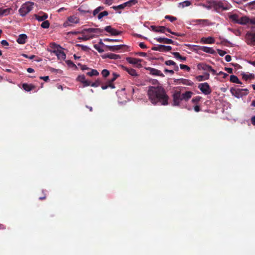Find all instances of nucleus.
<instances>
[{
    "instance_id": "1",
    "label": "nucleus",
    "mask_w": 255,
    "mask_h": 255,
    "mask_svg": "<svg viewBox=\"0 0 255 255\" xmlns=\"http://www.w3.org/2000/svg\"><path fill=\"white\" fill-rule=\"evenodd\" d=\"M147 95L149 100L153 105L166 106L168 104L169 97L161 86L149 87Z\"/></svg>"
},
{
    "instance_id": "2",
    "label": "nucleus",
    "mask_w": 255,
    "mask_h": 255,
    "mask_svg": "<svg viewBox=\"0 0 255 255\" xmlns=\"http://www.w3.org/2000/svg\"><path fill=\"white\" fill-rule=\"evenodd\" d=\"M34 3L32 1H26L23 3L20 8L19 9L18 11L19 14L21 16H25L33 8Z\"/></svg>"
},
{
    "instance_id": "3",
    "label": "nucleus",
    "mask_w": 255,
    "mask_h": 255,
    "mask_svg": "<svg viewBox=\"0 0 255 255\" xmlns=\"http://www.w3.org/2000/svg\"><path fill=\"white\" fill-rule=\"evenodd\" d=\"M231 94L235 97L239 98L243 96H246L248 94V90L247 89H235L231 88L230 89Z\"/></svg>"
},
{
    "instance_id": "4",
    "label": "nucleus",
    "mask_w": 255,
    "mask_h": 255,
    "mask_svg": "<svg viewBox=\"0 0 255 255\" xmlns=\"http://www.w3.org/2000/svg\"><path fill=\"white\" fill-rule=\"evenodd\" d=\"M51 45L52 48L57 49L56 50H54L53 52L57 56L58 59L64 60L66 57L65 53L58 49V48H61L60 46L54 43L51 44Z\"/></svg>"
},
{
    "instance_id": "5",
    "label": "nucleus",
    "mask_w": 255,
    "mask_h": 255,
    "mask_svg": "<svg viewBox=\"0 0 255 255\" xmlns=\"http://www.w3.org/2000/svg\"><path fill=\"white\" fill-rule=\"evenodd\" d=\"M198 87L205 95H209L212 92V90L208 83H200Z\"/></svg>"
},
{
    "instance_id": "6",
    "label": "nucleus",
    "mask_w": 255,
    "mask_h": 255,
    "mask_svg": "<svg viewBox=\"0 0 255 255\" xmlns=\"http://www.w3.org/2000/svg\"><path fill=\"white\" fill-rule=\"evenodd\" d=\"M173 104L174 106H178L180 104V102L183 100L182 95L180 91H176L173 94Z\"/></svg>"
},
{
    "instance_id": "7",
    "label": "nucleus",
    "mask_w": 255,
    "mask_h": 255,
    "mask_svg": "<svg viewBox=\"0 0 255 255\" xmlns=\"http://www.w3.org/2000/svg\"><path fill=\"white\" fill-rule=\"evenodd\" d=\"M210 3L212 4V7H213L217 11H219L220 9L228 10L230 8V6H224L222 1H212L210 2Z\"/></svg>"
},
{
    "instance_id": "8",
    "label": "nucleus",
    "mask_w": 255,
    "mask_h": 255,
    "mask_svg": "<svg viewBox=\"0 0 255 255\" xmlns=\"http://www.w3.org/2000/svg\"><path fill=\"white\" fill-rule=\"evenodd\" d=\"M239 24L241 25L255 24V18H250L247 16H242L240 19Z\"/></svg>"
},
{
    "instance_id": "9",
    "label": "nucleus",
    "mask_w": 255,
    "mask_h": 255,
    "mask_svg": "<svg viewBox=\"0 0 255 255\" xmlns=\"http://www.w3.org/2000/svg\"><path fill=\"white\" fill-rule=\"evenodd\" d=\"M145 69L149 72V74L153 76H157L164 77V75L160 70L150 67H145Z\"/></svg>"
},
{
    "instance_id": "10",
    "label": "nucleus",
    "mask_w": 255,
    "mask_h": 255,
    "mask_svg": "<svg viewBox=\"0 0 255 255\" xmlns=\"http://www.w3.org/2000/svg\"><path fill=\"white\" fill-rule=\"evenodd\" d=\"M151 30L154 32L165 33L166 31L167 32H171V29L169 28H166L163 26H156L154 25L150 26Z\"/></svg>"
},
{
    "instance_id": "11",
    "label": "nucleus",
    "mask_w": 255,
    "mask_h": 255,
    "mask_svg": "<svg viewBox=\"0 0 255 255\" xmlns=\"http://www.w3.org/2000/svg\"><path fill=\"white\" fill-rule=\"evenodd\" d=\"M246 38L248 44L255 45V33L248 32L246 34Z\"/></svg>"
},
{
    "instance_id": "12",
    "label": "nucleus",
    "mask_w": 255,
    "mask_h": 255,
    "mask_svg": "<svg viewBox=\"0 0 255 255\" xmlns=\"http://www.w3.org/2000/svg\"><path fill=\"white\" fill-rule=\"evenodd\" d=\"M172 49L170 46H165L163 45H159L157 46H153L151 48V50L154 51H159L160 52L169 51Z\"/></svg>"
},
{
    "instance_id": "13",
    "label": "nucleus",
    "mask_w": 255,
    "mask_h": 255,
    "mask_svg": "<svg viewBox=\"0 0 255 255\" xmlns=\"http://www.w3.org/2000/svg\"><path fill=\"white\" fill-rule=\"evenodd\" d=\"M174 82L177 84H182L183 85L192 86L194 85V83L190 80L186 79H178L174 80Z\"/></svg>"
},
{
    "instance_id": "14",
    "label": "nucleus",
    "mask_w": 255,
    "mask_h": 255,
    "mask_svg": "<svg viewBox=\"0 0 255 255\" xmlns=\"http://www.w3.org/2000/svg\"><path fill=\"white\" fill-rule=\"evenodd\" d=\"M102 44L104 45L108 50L111 51H118L120 50L123 49V48L125 47L126 46L125 45H115V46H109V45H105L103 43Z\"/></svg>"
},
{
    "instance_id": "15",
    "label": "nucleus",
    "mask_w": 255,
    "mask_h": 255,
    "mask_svg": "<svg viewBox=\"0 0 255 255\" xmlns=\"http://www.w3.org/2000/svg\"><path fill=\"white\" fill-rule=\"evenodd\" d=\"M105 30L110 33L112 35H118L121 33V31L117 30L116 29L112 28L111 26H107L105 27Z\"/></svg>"
},
{
    "instance_id": "16",
    "label": "nucleus",
    "mask_w": 255,
    "mask_h": 255,
    "mask_svg": "<svg viewBox=\"0 0 255 255\" xmlns=\"http://www.w3.org/2000/svg\"><path fill=\"white\" fill-rule=\"evenodd\" d=\"M126 60L127 62H128L129 63L131 64H137L139 67L141 66L140 62H141L142 60L140 59H137L135 58H132V57H127Z\"/></svg>"
},
{
    "instance_id": "17",
    "label": "nucleus",
    "mask_w": 255,
    "mask_h": 255,
    "mask_svg": "<svg viewBox=\"0 0 255 255\" xmlns=\"http://www.w3.org/2000/svg\"><path fill=\"white\" fill-rule=\"evenodd\" d=\"M121 67L123 70L127 71L129 75H130L132 76L137 77L138 76L136 70L134 69L128 68L123 65H122Z\"/></svg>"
},
{
    "instance_id": "18",
    "label": "nucleus",
    "mask_w": 255,
    "mask_h": 255,
    "mask_svg": "<svg viewBox=\"0 0 255 255\" xmlns=\"http://www.w3.org/2000/svg\"><path fill=\"white\" fill-rule=\"evenodd\" d=\"M103 30L101 29L100 28H87V29H84L83 30H82V31L81 32V33H85V32H88L100 34V33L103 32Z\"/></svg>"
},
{
    "instance_id": "19",
    "label": "nucleus",
    "mask_w": 255,
    "mask_h": 255,
    "mask_svg": "<svg viewBox=\"0 0 255 255\" xmlns=\"http://www.w3.org/2000/svg\"><path fill=\"white\" fill-rule=\"evenodd\" d=\"M103 58H109L110 59H120L121 57L119 55H117L116 54H114L112 53H109L107 54H105L102 56Z\"/></svg>"
},
{
    "instance_id": "20",
    "label": "nucleus",
    "mask_w": 255,
    "mask_h": 255,
    "mask_svg": "<svg viewBox=\"0 0 255 255\" xmlns=\"http://www.w3.org/2000/svg\"><path fill=\"white\" fill-rule=\"evenodd\" d=\"M198 49L202 50L206 53L215 54L216 53L215 51L212 48L206 46H198Z\"/></svg>"
},
{
    "instance_id": "21",
    "label": "nucleus",
    "mask_w": 255,
    "mask_h": 255,
    "mask_svg": "<svg viewBox=\"0 0 255 255\" xmlns=\"http://www.w3.org/2000/svg\"><path fill=\"white\" fill-rule=\"evenodd\" d=\"M194 22L198 24H202L203 25H210L211 22L208 19H195L193 21Z\"/></svg>"
},
{
    "instance_id": "22",
    "label": "nucleus",
    "mask_w": 255,
    "mask_h": 255,
    "mask_svg": "<svg viewBox=\"0 0 255 255\" xmlns=\"http://www.w3.org/2000/svg\"><path fill=\"white\" fill-rule=\"evenodd\" d=\"M156 41L159 43H164L166 44H173V41L171 39H168L166 38H162V37H158L155 38Z\"/></svg>"
},
{
    "instance_id": "23",
    "label": "nucleus",
    "mask_w": 255,
    "mask_h": 255,
    "mask_svg": "<svg viewBox=\"0 0 255 255\" xmlns=\"http://www.w3.org/2000/svg\"><path fill=\"white\" fill-rule=\"evenodd\" d=\"M201 42L205 44H213L215 40L212 37H202L201 39Z\"/></svg>"
},
{
    "instance_id": "24",
    "label": "nucleus",
    "mask_w": 255,
    "mask_h": 255,
    "mask_svg": "<svg viewBox=\"0 0 255 255\" xmlns=\"http://www.w3.org/2000/svg\"><path fill=\"white\" fill-rule=\"evenodd\" d=\"M211 66L205 63H199L197 65L198 69L209 71Z\"/></svg>"
},
{
    "instance_id": "25",
    "label": "nucleus",
    "mask_w": 255,
    "mask_h": 255,
    "mask_svg": "<svg viewBox=\"0 0 255 255\" xmlns=\"http://www.w3.org/2000/svg\"><path fill=\"white\" fill-rule=\"evenodd\" d=\"M209 77H210L209 73L208 72H205V73H204L203 75L197 76L196 77V79L198 81L200 82V81L208 80L209 79Z\"/></svg>"
},
{
    "instance_id": "26",
    "label": "nucleus",
    "mask_w": 255,
    "mask_h": 255,
    "mask_svg": "<svg viewBox=\"0 0 255 255\" xmlns=\"http://www.w3.org/2000/svg\"><path fill=\"white\" fill-rule=\"evenodd\" d=\"M42 13V15L39 14H35L34 16L35 18L39 21H45L46 19L48 18V14L43 12H40L39 14Z\"/></svg>"
},
{
    "instance_id": "27",
    "label": "nucleus",
    "mask_w": 255,
    "mask_h": 255,
    "mask_svg": "<svg viewBox=\"0 0 255 255\" xmlns=\"http://www.w3.org/2000/svg\"><path fill=\"white\" fill-rule=\"evenodd\" d=\"M27 38V36L25 34H21L19 35L16 41L18 43L20 44H23L26 42V40Z\"/></svg>"
},
{
    "instance_id": "28",
    "label": "nucleus",
    "mask_w": 255,
    "mask_h": 255,
    "mask_svg": "<svg viewBox=\"0 0 255 255\" xmlns=\"http://www.w3.org/2000/svg\"><path fill=\"white\" fill-rule=\"evenodd\" d=\"M181 95L183 100L187 101L191 98L193 92L191 91H187Z\"/></svg>"
},
{
    "instance_id": "29",
    "label": "nucleus",
    "mask_w": 255,
    "mask_h": 255,
    "mask_svg": "<svg viewBox=\"0 0 255 255\" xmlns=\"http://www.w3.org/2000/svg\"><path fill=\"white\" fill-rule=\"evenodd\" d=\"M11 10V8H7L5 9L0 8V17L8 15L10 13Z\"/></svg>"
},
{
    "instance_id": "30",
    "label": "nucleus",
    "mask_w": 255,
    "mask_h": 255,
    "mask_svg": "<svg viewBox=\"0 0 255 255\" xmlns=\"http://www.w3.org/2000/svg\"><path fill=\"white\" fill-rule=\"evenodd\" d=\"M230 19L232 20L234 23L239 24L240 19L239 15L237 14H230L229 16Z\"/></svg>"
},
{
    "instance_id": "31",
    "label": "nucleus",
    "mask_w": 255,
    "mask_h": 255,
    "mask_svg": "<svg viewBox=\"0 0 255 255\" xmlns=\"http://www.w3.org/2000/svg\"><path fill=\"white\" fill-rule=\"evenodd\" d=\"M22 88L26 91L29 92L35 88V86L32 84H28L27 83H23L22 85Z\"/></svg>"
},
{
    "instance_id": "32",
    "label": "nucleus",
    "mask_w": 255,
    "mask_h": 255,
    "mask_svg": "<svg viewBox=\"0 0 255 255\" xmlns=\"http://www.w3.org/2000/svg\"><path fill=\"white\" fill-rule=\"evenodd\" d=\"M101 88L103 90H106L108 88H111L112 89L115 88V86L114 83H111L108 80L105 84H101Z\"/></svg>"
},
{
    "instance_id": "33",
    "label": "nucleus",
    "mask_w": 255,
    "mask_h": 255,
    "mask_svg": "<svg viewBox=\"0 0 255 255\" xmlns=\"http://www.w3.org/2000/svg\"><path fill=\"white\" fill-rule=\"evenodd\" d=\"M230 80L232 83L240 84H242V82L239 80L238 77L235 75H232L230 76Z\"/></svg>"
},
{
    "instance_id": "34",
    "label": "nucleus",
    "mask_w": 255,
    "mask_h": 255,
    "mask_svg": "<svg viewBox=\"0 0 255 255\" xmlns=\"http://www.w3.org/2000/svg\"><path fill=\"white\" fill-rule=\"evenodd\" d=\"M172 54L176 59H180L182 61L186 60V57L182 56L179 52H172Z\"/></svg>"
},
{
    "instance_id": "35",
    "label": "nucleus",
    "mask_w": 255,
    "mask_h": 255,
    "mask_svg": "<svg viewBox=\"0 0 255 255\" xmlns=\"http://www.w3.org/2000/svg\"><path fill=\"white\" fill-rule=\"evenodd\" d=\"M68 20L70 23H77L79 22V19L74 16H71L68 18Z\"/></svg>"
},
{
    "instance_id": "36",
    "label": "nucleus",
    "mask_w": 255,
    "mask_h": 255,
    "mask_svg": "<svg viewBox=\"0 0 255 255\" xmlns=\"http://www.w3.org/2000/svg\"><path fill=\"white\" fill-rule=\"evenodd\" d=\"M191 4V2L189 0H185L183 2H180L178 4L179 7H181L182 8L184 7L185 6H190Z\"/></svg>"
},
{
    "instance_id": "37",
    "label": "nucleus",
    "mask_w": 255,
    "mask_h": 255,
    "mask_svg": "<svg viewBox=\"0 0 255 255\" xmlns=\"http://www.w3.org/2000/svg\"><path fill=\"white\" fill-rule=\"evenodd\" d=\"M87 75L91 77L93 76H98L99 75V73L96 69H92L90 71L87 73Z\"/></svg>"
},
{
    "instance_id": "38",
    "label": "nucleus",
    "mask_w": 255,
    "mask_h": 255,
    "mask_svg": "<svg viewBox=\"0 0 255 255\" xmlns=\"http://www.w3.org/2000/svg\"><path fill=\"white\" fill-rule=\"evenodd\" d=\"M243 75V79L245 80L246 81H247L248 80L250 79H253L255 77L254 74H250L249 75L246 74L245 73L242 74Z\"/></svg>"
},
{
    "instance_id": "39",
    "label": "nucleus",
    "mask_w": 255,
    "mask_h": 255,
    "mask_svg": "<svg viewBox=\"0 0 255 255\" xmlns=\"http://www.w3.org/2000/svg\"><path fill=\"white\" fill-rule=\"evenodd\" d=\"M102 84L101 80L99 79L96 80L95 82L92 83L91 86L93 87H97Z\"/></svg>"
},
{
    "instance_id": "40",
    "label": "nucleus",
    "mask_w": 255,
    "mask_h": 255,
    "mask_svg": "<svg viewBox=\"0 0 255 255\" xmlns=\"http://www.w3.org/2000/svg\"><path fill=\"white\" fill-rule=\"evenodd\" d=\"M75 46L77 47H81V50H82L84 51H88L89 50V47L86 45L77 44H76Z\"/></svg>"
},
{
    "instance_id": "41",
    "label": "nucleus",
    "mask_w": 255,
    "mask_h": 255,
    "mask_svg": "<svg viewBox=\"0 0 255 255\" xmlns=\"http://www.w3.org/2000/svg\"><path fill=\"white\" fill-rule=\"evenodd\" d=\"M120 75L116 73H113V78L108 81L111 83H113V82L119 77Z\"/></svg>"
},
{
    "instance_id": "42",
    "label": "nucleus",
    "mask_w": 255,
    "mask_h": 255,
    "mask_svg": "<svg viewBox=\"0 0 255 255\" xmlns=\"http://www.w3.org/2000/svg\"><path fill=\"white\" fill-rule=\"evenodd\" d=\"M108 14L109 13L107 11H104L103 12H101L98 15V18L99 19H101L103 17L105 16H107Z\"/></svg>"
},
{
    "instance_id": "43",
    "label": "nucleus",
    "mask_w": 255,
    "mask_h": 255,
    "mask_svg": "<svg viewBox=\"0 0 255 255\" xmlns=\"http://www.w3.org/2000/svg\"><path fill=\"white\" fill-rule=\"evenodd\" d=\"M101 74L102 75L103 77L107 78L108 76H109L110 72L109 70L107 69H104L102 70Z\"/></svg>"
},
{
    "instance_id": "44",
    "label": "nucleus",
    "mask_w": 255,
    "mask_h": 255,
    "mask_svg": "<svg viewBox=\"0 0 255 255\" xmlns=\"http://www.w3.org/2000/svg\"><path fill=\"white\" fill-rule=\"evenodd\" d=\"M165 18L168 19L170 21H171L172 22H173L174 21L177 20V18L176 17L171 16V15H166L165 16Z\"/></svg>"
},
{
    "instance_id": "45",
    "label": "nucleus",
    "mask_w": 255,
    "mask_h": 255,
    "mask_svg": "<svg viewBox=\"0 0 255 255\" xmlns=\"http://www.w3.org/2000/svg\"><path fill=\"white\" fill-rule=\"evenodd\" d=\"M49 22L48 20L44 21L41 24V26L43 28H47L49 27Z\"/></svg>"
},
{
    "instance_id": "46",
    "label": "nucleus",
    "mask_w": 255,
    "mask_h": 255,
    "mask_svg": "<svg viewBox=\"0 0 255 255\" xmlns=\"http://www.w3.org/2000/svg\"><path fill=\"white\" fill-rule=\"evenodd\" d=\"M180 68L182 70H186L188 72L191 70V68L188 66L182 64H180Z\"/></svg>"
},
{
    "instance_id": "47",
    "label": "nucleus",
    "mask_w": 255,
    "mask_h": 255,
    "mask_svg": "<svg viewBox=\"0 0 255 255\" xmlns=\"http://www.w3.org/2000/svg\"><path fill=\"white\" fill-rule=\"evenodd\" d=\"M66 64L71 67H74L75 68H77L76 65L71 60H67L66 61Z\"/></svg>"
},
{
    "instance_id": "48",
    "label": "nucleus",
    "mask_w": 255,
    "mask_h": 255,
    "mask_svg": "<svg viewBox=\"0 0 255 255\" xmlns=\"http://www.w3.org/2000/svg\"><path fill=\"white\" fill-rule=\"evenodd\" d=\"M201 99V98L200 97L196 96V97H194L192 99V102L193 103L197 104L199 102Z\"/></svg>"
},
{
    "instance_id": "49",
    "label": "nucleus",
    "mask_w": 255,
    "mask_h": 255,
    "mask_svg": "<svg viewBox=\"0 0 255 255\" xmlns=\"http://www.w3.org/2000/svg\"><path fill=\"white\" fill-rule=\"evenodd\" d=\"M77 80L81 82L82 83H83L84 81L86 80L85 79V77L84 75H79L78 77H77Z\"/></svg>"
},
{
    "instance_id": "50",
    "label": "nucleus",
    "mask_w": 255,
    "mask_h": 255,
    "mask_svg": "<svg viewBox=\"0 0 255 255\" xmlns=\"http://www.w3.org/2000/svg\"><path fill=\"white\" fill-rule=\"evenodd\" d=\"M165 64L166 65H172V66H173V65H176V63L174 62L173 61L171 60L166 61L165 62Z\"/></svg>"
},
{
    "instance_id": "51",
    "label": "nucleus",
    "mask_w": 255,
    "mask_h": 255,
    "mask_svg": "<svg viewBox=\"0 0 255 255\" xmlns=\"http://www.w3.org/2000/svg\"><path fill=\"white\" fill-rule=\"evenodd\" d=\"M94 47L99 53H102L104 51L102 48H100V46L97 45H95Z\"/></svg>"
},
{
    "instance_id": "52",
    "label": "nucleus",
    "mask_w": 255,
    "mask_h": 255,
    "mask_svg": "<svg viewBox=\"0 0 255 255\" xmlns=\"http://www.w3.org/2000/svg\"><path fill=\"white\" fill-rule=\"evenodd\" d=\"M113 8L114 9L117 10L118 9H123V8H125V6H124V4L123 3V4H120V5H119L118 6H114L113 7Z\"/></svg>"
},
{
    "instance_id": "53",
    "label": "nucleus",
    "mask_w": 255,
    "mask_h": 255,
    "mask_svg": "<svg viewBox=\"0 0 255 255\" xmlns=\"http://www.w3.org/2000/svg\"><path fill=\"white\" fill-rule=\"evenodd\" d=\"M91 82L88 80H85L84 82L83 83L84 87H87L89 86H91Z\"/></svg>"
},
{
    "instance_id": "54",
    "label": "nucleus",
    "mask_w": 255,
    "mask_h": 255,
    "mask_svg": "<svg viewBox=\"0 0 255 255\" xmlns=\"http://www.w3.org/2000/svg\"><path fill=\"white\" fill-rule=\"evenodd\" d=\"M217 51H218V54L221 56H224L227 53V52L225 51L222 50H220V49H218Z\"/></svg>"
},
{
    "instance_id": "55",
    "label": "nucleus",
    "mask_w": 255,
    "mask_h": 255,
    "mask_svg": "<svg viewBox=\"0 0 255 255\" xmlns=\"http://www.w3.org/2000/svg\"><path fill=\"white\" fill-rule=\"evenodd\" d=\"M104 41H107V42H117L119 41L120 40L118 39H110V38H105L104 39Z\"/></svg>"
},
{
    "instance_id": "56",
    "label": "nucleus",
    "mask_w": 255,
    "mask_h": 255,
    "mask_svg": "<svg viewBox=\"0 0 255 255\" xmlns=\"http://www.w3.org/2000/svg\"><path fill=\"white\" fill-rule=\"evenodd\" d=\"M22 56L25 57V58H29L30 59H33L35 56L34 55H31L30 56H28L27 54H22Z\"/></svg>"
},
{
    "instance_id": "57",
    "label": "nucleus",
    "mask_w": 255,
    "mask_h": 255,
    "mask_svg": "<svg viewBox=\"0 0 255 255\" xmlns=\"http://www.w3.org/2000/svg\"><path fill=\"white\" fill-rule=\"evenodd\" d=\"M129 3L130 4V6L133 5L137 3L138 0H128Z\"/></svg>"
},
{
    "instance_id": "58",
    "label": "nucleus",
    "mask_w": 255,
    "mask_h": 255,
    "mask_svg": "<svg viewBox=\"0 0 255 255\" xmlns=\"http://www.w3.org/2000/svg\"><path fill=\"white\" fill-rule=\"evenodd\" d=\"M168 32L172 34H173V35H175L176 36H183L184 35V34L172 32L171 30V32Z\"/></svg>"
},
{
    "instance_id": "59",
    "label": "nucleus",
    "mask_w": 255,
    "mask_h": 255,
    "mask_svg": "<svg viewBox=\"0 0 255 255\" xmlns=\"http://www.w3.org/2000/svg\"><path fill=\"white\" fill-rule=\"evenodd\" d=\"M248 4L252 8L255 9V0L249 2Z\"/></svg>"
},
{
    "instance_id": "60",
    "label": "nucleus",
    "mask_w": 255,
    "mask_h": 255,
    "mask_svg": "<svg viewBox=\"0 0 255 255\" xmlns=\"http://www.w3.org/2000/svg\"><path fill=\"white\" fill-rule=\"evenodd\" d=\"M218 75H223L224 78H226L227 76H228V74L222 72L220 71L218 74Z\"/></svg>"
},
{
    "instance_id": "61",
    "label": "nucleus",
    "mask_w": 255,
    "mask_h": 255,
    "mask_svg": "<svg viewBox=\"0 0 255 255\" xmlns=\"http://www.w3.org/2000/svg\"><path fill=\"white\" fill-rule=\"evenodd\" d=\"M0 43L3 45V46H8L9 44L8 43V42L5 40H2L1 42H0Z\"/></svg>"
},
{
    "instance_id": "62",
    "label": "nucleus",
    "mask_w": 255,
    "mask_h": 255,
    "mask_svg": "<svg viewBox=\"0 0 255 255\" xmlns=\"http://www.w3.org/2000/svg\"><path fill=\"white\" fill-rule=\"evenodd\" d=\"M194 110L196 112H199V111H200L201 109L199 106L196 105L194 106Z\"/></svg>"
},
{
    "instance_id": "63",
    "label": "nucleus",
    "mask_w": 255,
    "mask_h": 255,
    "mask_svg": "<svg viewBox=\"0 0 255 255\" xmlns=\"http://www.w3.org/2000/svg\"><path fill=\"white\" fill-rule=\"evenodd\" d=\"M225 59L227 62H230L231 61L232 57L230 55H227L225 56Z\"/></svg>"
},
{
    "instance_id": "64",
    "label": "nucleus",
    "mask_w": 255,
    "mask_h": 255,
    "mask_svg": "<svg viewBox=\"0 0 255 255\" xmlns=\"http://www.w3.org/2000/svg\"><path fill=\"white\" fill-rule=\"evenodd\" d=\"M139 46L141 48L144 49L146 48L147 46L146 45L143 43V42H140L139 44Z\"/></svg>"
}]
</instances>
